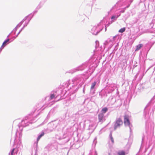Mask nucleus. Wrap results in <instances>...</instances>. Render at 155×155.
Returning <instances> with one entry per match:
<instances>
[{
	"instance_id": "f257e3e1",
	"label": "nucleus",
	"mask_w": 155,
	"mask_h": 155,
	"mask_svg": "<svg viewBox=\"0 0 155 155\" xmlns=\"http://www.w3.org/2000/svg\"><path fill=\"white\" fill-rule=\"evenodd\" d=\"M123 122L120 118H118L115 122L114 126V130H116L118 127L123 124Z\"/></svg>"
},
{
	"instance_id": "f03ea898",
	"label": "nucleus",
	"mask_w": 155,
	"mask_h": 155,
	"mask_svg": "<svg viewBox=\"0 0 155 155\" xmlns=\"http://www.w3.org/2000/svg\"><path fill=\"white\" fill-rule=\"evenodd\" d=\"M124 123L125 125L129 126L130 121L129 120V117L128 115H125L124 116Z\"/></svg>"
},
{
	"instance_id": "7ed1b4c3",
	"label": "nucleus",
	"mask_w": 155,
	"mask_h": 155,
	"mask_svg": "<svg viewBox=\"0 0 155 155\" xmlns=\"http://www.w3.org/2000/svg\"><path fill=\"white\" fill-rule=\"evenodd\" d=\"M104 115L102 113H100L98 114V118L99 119V121L101 122L102 121V119L103 118Z\"/></svg>"
},
{
	"instance_id": "20e7f679",
	"label": "nucleus",
	"mask_w": 155,
	"mask_h": 155,
	"mask_svg": "<svg viewBox=\"0 0 155 155\" xmlns=\"http://www.w3.org/2000/svg\"><path fill=\"white\" fill-rule=\"evenodd\" d=\"M143 44H141L138 45L136 46V48L135 51H136L139 50L143 47Z\"/></svg>"
},
{
	"instance_id": "39448f33",
	"label": "nucleus",
	"mask_w": 155,
	"mask_h": 155,
	"mask_svg": "<svg viewBox=\"0 0 155 155\" xmlns=\"http://www.w3.org/2000/svg\"><path fill=\"white\" fill-rule=\"evenodd\" d=\"M118 155H125V153L124 150H120L117 152Z\"/></svg>"
},
{
	"instance_id": "423d86ee",
	"label": "nucleus",
	"mask_w": 155,
	"mask_h": 155,
	"mask_svg": "<svg viewBox=\"0 0 155 155\" xmlns=\"http://www.w3.org/2000/svg\"><path fill=\"white\" fill-rule=\"evenodd\" d=\"M9 39H7L5 40L3 43L2 45V47L4 48L6 45V43L9 41Z\"/></svg>"
},
{
	"instance_id": "0eeeda50",
	"label": "nucleus",
	"mask_w": 155,
	"mask_h": 155,
	"mask_svg": "<svg viewBox=\"0 0 155 155\" xmlns=\"http://www.w3.org/2000/svg\"><path fill=\"white\" fill-rule=\"evenodd\" d=\"M107 108L106 107H105L102 109L101 112H102V113L103 114L105 113L107 111Z\"/></svg>"
},
{
	"instance_id": "6e6552de",
	"label": "nucleus",
	"mask_w": 155,
	"mask_h": 155,
	"mask_svg": "<svg viewBox=\"0 0 155 155\" xmlns=\"http://www.w3.org/2000/svg\"><path fill=\"white\" fill-rule=\"evenodd\" d=\"M44 134V132H42L37 138V141H38L43 136Z\"/></svg>"
},
{
	"instance_id": "1a4fd4ad",
	"label": "nucleus",
	"mask_w": 155,
	"mask_h": 155,
	"mask_svg": "<svg viewBox=\"0 0 155 155\" xmlns=\"http://www.w3.org/2000/svg\"><path fill=\"white\" fill-rule=\"evenodd\" d=\"M96 82L95 81H94V82L92 84L91 86V89H92L94 88L95 86L96 85Z\"/></svg>"
},
{
	"instance_id": "9d476101",
	"label": "nucleus",
	"mask_w": 155,
	"mask_h": 155,
	"mask_svg": "<svg viewBox=\"0 0 155 155\" xmlns=\"http://www.w3.org/2000/svg\"><path fill=\"white\" fill-rule=\"evenodd\" d=\"M125 30V28H121L120 30H119V32L120 33H123L124 32Z\"/></svg>"
},
{
	"instance_id": "9b49d317",
	"label": "nucleus",
	"mask_w": 155,
	"mask_h": 155,
	"mask_svg": "<svg viewBox=\"0 0 155 155\" xmlns=\"http://www.w3.org/2000/svg\"><path fill=\"white\" fill-rule=\"evenodd\" d=\"M55 97V95L54 94H52L50 97V99L52 100Z\"/></svg>"
},
{
	"instance_id": "f8f14e48",
	"label": "nucleus",
	"mask_w": 155,
	"mask_h": 155,
	"mask_svg": "<svg viewBox=\"0 0 155 155\" xmlns=\"http://www.w3.org/2000/svg\"><path fill=\"white\" fill-rule=\"evenodd\" d=\"M110 139L112 141V143H114V139L112 136V135H110Z\"/></svg>"
},
{
	"instance_id": "ddd939ff",
	"label": "nucleus",
	"mask_w": 155,
	"mask_h": 155,
	"mask_svg": "<svg viewBox=\"0 0 155 155\" xmlns=\"http://www.w3.org/2000/svg\"><path fill=\"white\" fill-rule=\"evenodd\" d=\"M14 150H15V149L14 148V149H12V151L11 153V155H13V153H14Z\"/></svg>"
},
{
	"instance_id": "4468645a",
	"label": "nucleus",
	"mask_w": 155,
	"mask_h": 155,
	"mask_svg": "<svg viewBox=\"0 0 155 155\" xmlns=\"http://www.w3.org/2000/svg\"><path fill=\"white\" fill-rule=\"evenodd\" d=\"M115 17H116L115 16V15H113V16H112V17H111V19H114V18H115Z\"/></svg>"
},
{
	"instance_id": "2eb2a0df",
	"label": "nucleus",
	"mask_w": 155,
	"mask_h": 155,
	"mask_svg": "<svg viewBox=\"0 0 155 155\" xmlns=\"http://www.w3.org/2000/svg\"><path fill=\"white\" fill-rule=\"evenodd\" d=\"M124 12V10L121 11V12H122V13Z\"/></svg>"
},
{
	"instance_id": "dca6fc26",
	"label": "nucleus",
	"mask_w": 155,
	"mask_h": 155,
	"mask_svg": "<svg viewBox=\"0 0 155 155\" xmlns=\"http://www.w3.org/2000/svg\"><path fill=\"white\" fill-rule=\"evenodd\" d=\"M109 155H110V154H109Z\"/></svg>"
}]
</instances>
